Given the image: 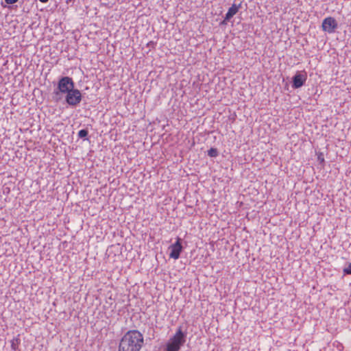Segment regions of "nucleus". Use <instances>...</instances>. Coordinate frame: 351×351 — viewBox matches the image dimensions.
<instances>
[{"label": "nucleus", "instance_id": "obj_13", "mask_svg": "<svg viewBox=\"0 0 351 351\" xmlns=\"http://www.w3.org/2000/svg\"><path fill=\"white\" fill-rule=\"evenodd\" d=\"M19 0H5V1L8 4H13L17 2Z\"/></svg>", "mask_w": 351, "mask_h": 351}, {"label": "nucleus", "instance_id": "obj_5", "mask_svg": "<svg viewBox=\"0 0 351 351\" xmlns=\"http://www.w3.org/2000/svg\"><path fill=\"white\" fill-rule=\"evenodd\" d=\"M338 24L337 21L331 16L326 17L323 20L322 27L323 31L329 34L334 33L337 28Z\"/></svg>", "mask_w": 351, "mask_h": 351}, {"label": "nucleus", "instance_id": "obj_9", "mask_svg": "<svg viewBox=\"0 0 351 351\" xmlns=\"http://www.w3.org/2000/svg\"><path fill=\"white\" fill-rule=\"evenodd\" d=\"M218 154H219V152L216 148L212 147L208 151V155L210 157L215 158L218 156Z\"/></svg>", "mask_w": 351, "mask_h": 351}, {"label": "nucleus", "instance_id": "obj_3", "mask_svg": "<svg viewBox=\"0 0 351 351\" xmlns=\"http://www.w3.org/2000/svg\"><path fill=\"white\" fill-rule=\"evenodd\" d=\"M74 86L75 84L72 78L67 76L61 77L58 83L57 88L54 90L56 99H60V95L68 93Z\"/></svg>", "mask_w": 351, "mask_h": 351}, {"label": "nucleus", "instance_id": "obj_4", "mask_svg": "<svg viewBox=\"0 0 351 351\" xmlns=\"http://www.w3.org/2000/svg\"><path fill=\"white\" fill-rule=\"evenodd\" d=\"M66 101L71 106H77L82 101V94L78 89L74 88L66 94Z\"/></svg>", "mask_w": 351, "mask_h": 351}, {"label": "nucleus", "instance_id": "obj_15", "mask_svg": "<svg viewBox=\"0 0 351 351\" xmlns=\"http://www.w3.org/2000/svg\"><path fill=\"white\" fill-rule=\"evenodd\" d=\"M228 21H225V19L221 22V24L225 25L227 23Z\"/></svg>", "mask_w": 351, "mask_h": 351}, {"label": "nucleus", "instance_id": "obj_12", "mask_svg": "<svg viewBox=\"0 0 351 351\" xmlns=\"http://www.w3.org/2000/svg\"><path fill=\"white\" fill-rule=\"evenodd\" d=\"M343 271L344 274H351V263H350L347 267H345Z\"/></svg>", "mask_w": 351, "mask_h": 351}, {"label": "nucleus", "instance_id": "obj_11", "mask_svg": "<svg viewBox=\"0 0 351 351\" xmlns=\"http://www.w3.org/2000/svg\"><path fill=\"white\" fill-rule=\"evenodd\" d=\"M317 160L322 165H323L324 163L325 160H324V156L323 153H319L317 154Z\"/></svg>", "mask_w": 351, "mask_h": 351}, {"label": "nucleus", "instance_id": "obj_8", "mask_svg": "<svg viewBox=\"0 0 351 351\" xmlns=\"http://www.w3.org/2000/svg\"><path fill=\"white\" fill-rule=\"evenodd\" d=\"M241 4H233L229 9L225 16V21H230L239 11Z\"/></svg>", "mask_w": 351, "mask_h": 351}, {"label": "nucleus", "instance_id": "obj_7", "mask_svg": "<svg viewBox=\"0 0 351 351\" xmlns=\"http://www.w3.org/2000/svg\"><path fill=\"white\" fill-rule=\"evenodd\" d=\"M307 79V75L305 73L297 72L293 77L292 87L293 88H300L304 85Z\"/></svg>", "mask_w": 351, "mask_h": 351}, {"label": "nucleus", "instance_id": "obj_6", "mask_svg": "<svg viewBox=\"0 0 351 351\" xmlns=\"http://www.w3.org/2000/svg\"><path fill=\"white\" fill-rule=\"evenodd\" d=\"M169 249L170 250L169 257L175 260L178 259L182 250L181 239L178 238L176 242L171 245Z\"/></svg>", "mask_w": 351, "mask_h": 351}, {"label": "nucleus", "instance_id": "obj_14", "mask_svg": "<svg viewBox=\"0 0 351 351\" xmlns=\"http://www.w3.org/2000/svg\"><path fill=\"white\" fill-rule=\"evenodd\" d=\"M42 3H47L49 0H39Z\"/></svg>", "mask_w": 351, "mask_h": 351}, {"label": "nucleus", "instance_id": "obj_10", "mask_svg": "<svg viewBox=\"0 0 351 351\" xmlns=\"http://www.w3.org/2000/svg\"><path fill=\"white\" fill-rule=\"evenodd\" d=\"M88 132L87 130H85V129H83V130H80L79 132H78V136L79 138H85L88 136Z\"/></svg>", "mask_w": 351, "mask_h": 351}, {"label": "nucleus", "instance_id": "obj_2", "mask_svg": "<svg viewBox=\"0 0 351 351\" xmlns=\"http://www.w3.org/2000/svg\"><path fill=\"white\" fill-rule=\"evenodd\" d=\"M186 341V332L182 330V326H179L176 333L169 339L165 351H179Z\"/></svg>", "mask_w": 351, "mask_h": 351}, {"label": "nucleus", "instance_id": "obj_1", "mask_svg": "<svg viewBox=\"0 0 351 351\" xmlns=\"http://www.w3.org/2000/svg\"><path fill=\"white\" fill-rule=\"evenodd\" d=\"M144 343L143 335L137 330L128 331L121 338L119 351H140Z\"/></svg>", "mask_w": 351, "mask_h": 351}]
</instances>
